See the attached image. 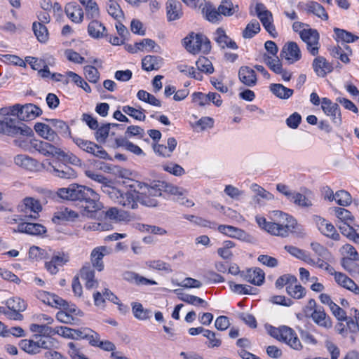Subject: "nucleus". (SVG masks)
Masks as SVG:
<instances>
[{
  "mask_svg": "<svg viewBox=\"0 0 359 359\" xmlns=\"http://www.w3.org/2000/svg\"><path fill=\"white\" fill-rule=\"evenodd\" d=\"M0 133L15 137L14 144L22 150L30 153L37 151L46 156L50 143L34 138L33 130L16 118L5 117L0 122Z\"/></svg>",
  "mask_w": 359,
  "mask_h": 359,
  "instance_id": "f257e3e1",
  "label": "nucleus"
},
{
  "mask_svg": "<svg viewBox=\"0 0 359 359\" xmlns=\"http://www.w3.org/2000/svg\"><path fill=\"white\" fill-rule=\"evenodd\" d=\"M273 220L267 222L264 217H256L259 226L273 236L285 238L290 233L299 237H304L306 235L304 229L296 219L286 213L278 210L273 211Z\"/></svg>",
  "mask_w": 359,
  "mask_h": 359,
  "instance_id": "f03ea898",
  "label": "nucleus"
},
{
  "mask_svg": "<svg viewBox=\"0 0 359 359\" xmlns=\"http://www.w3.org/2000/svg\"><path fill=\"white\" fill-rule=\"evenodd\" d=\"M57 195L63 199L83 202V214L88 217H93L95 213L103 208L99 194L85 186L73 184L67 188H61L58 190Z\"/></svg>",
  "mask_w": 359,
  "mask_h": 359,
  "instance_id": "7ed1b4c3",
  "label": "nucleus"
},
{
  "mask_svg": "<svg viewBox=\"0 0 359 359\" xmlns=\"http://www.w3.org/2000/svg\"><path fill=\"white\" fill-rule=\"evenodd\" d=\"M57 195L63 199L83 202V214L88 217H93L95 213L103 208L99 194L85 186L73 184L67 188H61L58 190Z\"/></svg>",
  "mask_w": 359,
  "mask_h": 359,
  "instance_id": "20e7f679",
  "label": "nucleus"
},
{
  "mask_svg": "<svg viewBox=\"0 0 359 359\" xmlns=\"http://www.w3.org/2000/svg\"><path fill=\"white\" fill-rule=\"evenodd\" d=\"M7 114L17 116L21 121H30L36 118L42 114V110L34 104H15L4 109Z\"/></svg>",
  "mask_w": 359,
  "mask_h": 359,
  "instance_id": "39448f33",
  "label": "nucleus"
},
{
  "mask_svg": "<svg viewBox=\"0 0 359 359\" xmlns=\"http://www.w3.org/2000/svg\"><path fill=\"white\" fill-rule=\"evenodd\" d=\"M269 332L273 337L285 343L294 350L300 351L303 348L297 334L289 327L282 326L279 328L272 327Z\"/></svg>",
  "mask_w": 359,
  "mask_h": 359,
  "instance_id": "423d86ee",
  "label": "nucleus"
},
{
  "mask_svg": "<svg viewBox=\"0 0 359 359\" xmlns=\"http://www.w3.org/2000/svg\"><path fill=\"white\" fill-rule=\"evenodd\" d=\"M184 46L187 51L192 54H196L200 51L208 53L211 49L210 42L206 36L194 32L184 39Z\"/></svg>",
  "mask_w": 359,
  "mask_h": 359,
  "instance_id": "0eeeda50",
  "label": "nucleus"
},
{
  "mask_svg": "<svg viewBox=\"0 0 359 359\" xmlns=\"http://www.w3.org/2000/svg\"><path fill=\"white\" fill-rule=\"evenodd\" d=\"M72 139L74 143L81 150L100 158H109L107 151L95 142L78 137H73Z\"/></svg>",
  "mask_w": 359,
  "mask_h": 359,
  "instance_id": "6e6552de",
  "label": "nucleus"
},
{
  "mask_svg": "<svg viewBox=\"0 0 359 359\" xmlns=\"http://www.w3.org/2000/svg\"><path fill=\"white\" fill-rule=\"evenodd\" d=\"M300 38L306 44L307 50L312 55L318 54L320 35L316 29H304L300 32Z\"/></svg>",
  "mask_w": 359,
  "mask_h": 359,
  "instance_id": "1a4fd4ad",
  "label": "nucleus"
},
{
  "mask_svg": "<svg viewBox=\"0 0 359 359\" xmlns=\"http://www.w3.org/2000/svg\"><path fill=\"white\" fill-rule=\"evenodd\" d=\"M34 129L36 134L41 138L46 140L47 142L51 143L53 145H58L61 142L60 136L53 129L52 126L48 124L36 122L34 124Z\"/></svg>",
  "mask_w": 359,
  "mask_h": 359,
  "instance_id": "9d476101",
  "label": "nucleus"
},
{
  "mask_svg": "<svg viewBox=\"0 0 359 359\" xmlns=\"http://www.w3.org/2000/svg\"><path fill=\"white\" fill-rule=\"evenodd\" d=\"M113 194L116 197V203L128 209H135L137 208L139 191L130 190L121 193L120 191L115 190L113 191Z\"/></svg>",
  "mask_w": 359,
  "mask_h": 359,
  "instance_id": "9b49d317",
  "label": "nucleus"
},
{
  "mask_svg": "<svg viewBox=\"0 0 359 359\" xmlns=\"http://www.w3.org/2000/svg\"><path fill=\"white\" fill-rule=\"evenodd\" d=\"M41 209L40 202L32 197L25 198L22 204L19 205L20 211L22 212L24 217L27 219H36Z\"/></svg>",
  "mask_w": 359,
  "mask_h": 359,
  "instance_id": "f8f14e48",
  "label": "nucleus"
},
{
  "mask_svg": "<svg viewBox=\"0 0 359 359\" xmlns=\"http://www.w3.org/2000/svg\"><path fill=\"white\" fill-rule=\"evenodd\" d=\"M46 156H57L62 158V159L67 163H69L74 165H81V161L75 154L72 152H66L60 147L58 145H53L50 143L47 150Z\"/></svg>",
  "mask_w": 359,
  "mask_h": 359,
  "instance_id": "ddd939ff",
  "label": "nucleus"
},
{
  "mask_svg": "<svg viewBox=\"0 0 359 359\" xmlns=\"http://www.w3.org/2000/svg\"><path fill=\"white\" fill-rule=\"evenodd\" d=\"M256 13L257 17L262 22L266 30L273 37L276 36V29L273 25V16L270 11L266 9L262 4H258L256 6Z\"/></svg>",
  "mask_w": 359,
  "mask_h": 359,
  "instance_id": "4468645a",
  "label": "nucleus"
},
{
  "mask_svg": "<svg viewBox=\"0 0 359 359\" xmlns=\"http://www.w3.org/2000/svg\"><path fill=\"white\" fill-rule=\"evenodd\" d=\"M280 56L285 58L288 63L293 64L301 59L302 53L297 43L290 41L284 45Z\"/></svg>",
  "mask_w": 359,
  "mask_h": 359,
  "instance_id": "2eb2a0df",
  "label": "nucleus"
},
{
  "mask_svg": "<svg viewBox=\"0 0 359 359\" xmlns=\"http://www.w3.org/2000/svg\"><path fill=\"white\" fill-rule=\"evenodd\" d=\"M321 107L326 115L332 117L334 123H341V111L338 104L332 102L329 98L323 97L321 100Z\"/></svg>",
  "mask_w": 359,
  "mask_h": 359,
  "instance_id": "dca6fc26",
  "label": "nucleus"
},
{
  "mask_svg": "<svg viewBox=\"0 0 359 359\" xmlns=\"http://www.w3.org/2000/svg\"><path fill=\"white\" fill-rule=\"evenodd\" d=\"M240 276L244 280L258 286L262 285L265 279L264 272L259 268L242 271L240 273Z\"/></svg>",
  "mask_w": 359,
  "mask_h": 359,
  "instance_id": "f3484780",
  "label": "nucleus"
},
{
  "mask_svg": "<svg viewBox=\"0 0 359 359\" xmlns=\"http://www.w3.org/2000/svg\"><path fill=\"white\" fill-rule=\"evenodd\" d=\"M316 224L318 230L324 236L334 241H339L340 239V235L337 233L333 224L329 221L324 218L318 217L316 219Z\"/></svg>",
  "mask_w": 359,
  "mask_h": 359,
  "instance_id": "a211bd4d",
  "label": "nucleus"
},
{
  "mask_svg": "<svg viewBox=\"0 0 359 359\" xmlns=\"http://www.w3.org/2000/svg\"><path fill=\"white\" fill-rule=\"evenodd\" d=\"M47 170L53 175L62 179H72L76 177V172L74 169L62 163H59L57 165L50 163Z\"/></svg>",
  "mask_w": 359,
  "mask_h": 359,
  "instance_id": "6ab92c4d",
  "label": "nucleus"
},
{
  "mask_svg": "<svg viewBox=\"0 0 359 359\" xmlns=\"http://www.w3.org/2000/svg\"><path fill=\"white\" fill-rule=\"evenodd\" d=\"M165 9L169 22L180 20L183 16L182 5L177 0H168L165 4Z\"/></svg>",
  "mask_w": 359,
  "mask_h": 359,
  "instance_id": "aec40b11",
  "label": "nucleus"
},
{
  "mask_svg": "<svg viewBox=\"0 0 359 359\" xmlns=\"http://www.w3.org/2000/svg\"><path fill=\"white\" fill-rule=\"evenodd\" d=\"M15 232L25 233L33 236H40L46 232L45 226L40 224L22 222L19 223Z\"/></svg>",
  "mask_w": 359,
  "mask_h": 359,
  "instance_id": "412c9836",
  "label": "nucleus"
},
{
  "mask_svg": "<svg viewBox=\"0 0 359 359\" xmlns=\"http://www.w3.org/2000/svg\"><path fill=\"white\" fill-rule=\"evenodd\" d=\"M15 165L28 171H36L39 168V162L26 154H18L13 158Z\"/></svg>",
  "mask_w": 359,
  "mask_h": 359,
  "instance_id": "4be33fe9",
  "label": "nucleus"
},
{
  "mask_svg": "<svg viewBox=\"0 0 359 359\" xmlns=\"http://www.w3.org/2000/svg\"><path fill=\"white\" fill-rule=\"evenodd\" d=\"M110 253L109 249L106 246H100L94 248L90 254V260L93 267L101 271L104 269L103 257Z\"/></svg>",
  "mask_w": 359,
  "mask_h": 359,
  "instance_id": "5701e85b",
  "label": "nucleus"
},
{
  "mask_svg": "<svg viewBox=\"0 0 359 359\" xmlns=\"http://www.w3.org/2000/svg\"><path fill=\"white\" fill-rule=\"evenodd\" d=\"M36 297L44 304L52 307L60 308L64 306L66 304V302L59 296L43 290H39L36 293Z\"/></svg>",
  "mask_w": 359,
  "mask_h": 359,
  "instance_id": "b1692460",
  "label": "nucleus"
},
{
  "mask_svg": "<svg viewBox=\"0 0 359 359\" xmlns=\"http://www.w3.org/2000/svg\"><path fill=\"white\" fill-rule=\"evenodd\" d=\"M312 65L316 74L320 77L325 76L333 70L332 65L323 56L316 57Z\"/></svg>",
  "mask_w": 359,
  "mask_h": 359,
  "instance_id": "393cba45",
  "label": "nucleus"
},
{
  "mask_svg": "<svg viewBox=\"0 0 359 359\" xmlns=\"http://www.w3.org/2000/svg\"><path fill=\"white\" fill-rule=\"evenodd\" d=\"M65 11L73 22L80 23L83 19V11L81 7L76 2H69L66 4Z\"/></svg>",
  "mask_w": 359,
  "mask_h": 359,
  "instance_id": "a878e982",
  "label": "nucleus"
},
{
  "mask_svg": "<svg viewBox=\"0 0 359 359\" xmlns=\"http://www.w3.org/2000/svg\"><path fill=\"white\" fill-rule=\"evenodd\" d=\"M304 10L309 14H313L323 20H327L328 14L325 8L316 1H309L304 5Z\"/></svg>",
  "mask_w": 359,
  "mask_h": 359,
  "instance_id": "bb28decb",
  "label": "nucleus"
},
{
  "mask_svg": "<svg viewBox=\"0 0 359 359\" xmlns=\"http://www.w3.org/2000/svg\"><path fill=\"white\" fill-rule=\"evenodd\" d=\"M240 81L245 86L252 87L257 83L255 72L248 67H241L238 72Z\"/></svg>",
  "mask_w": 359,
  "mask_h": 359,
  "instance_id": "cd10ccee",
  "label": "nucleus"
},
{
  "mask_svg": "<svg viewBox=\"0 0 359 359\" xmlns=\"http://www.w3.org/2000/svg\"><path fill=\"white\" fill-rule=\"evenodd\" d=\"M81 278L85 281L86 289L90 290L97 287V281L95 279V272L90 266H83L80 271Z\"/></svg>",
  "mask_w": 359,
  "mask_h": 359,
  "instance_id": "c85d7f7f",
  "label": "nucleus"
},
{
  "mask_svg": "<svg viewBox=\"0 0 359 359\" xmlns=\"http://www.w3.org/2000/svg\"><path fill=\"white\" fill-rule=\"evenodd\" d=\"M311 318L320 327L329 329L332 326L330 318L325 313L323 308L315 309L311 313Z\"/></svg>",
  "mask_w": 359,
  "mask_h": 359,
  "instance_id": "c756f323",
  "label": "nucleus"
},
{
  "mask_svg": "<svg viewBox=\"0 0 359 359\" xmlns=\"http://www.w3.org/2000/svg\"><path fill=\"white\" fill-rule=\"evenodd\" d=\"M217 229L220 233L231 238L245 240L248 237V235L245 231L233 226L219 225Z\"/></svg>",
  "mask_w": 359,
  "mask_h": 359,
  "instance_id": "7c9ffc66",
  "label": "nucleus"
},
{
  "mask_svg": "<svg viewBox=\"0 0 359 359\" xmlns=\"http://www.w3.org/2000/svg\"><path fill=\"white\" fill-rule=\"evenodd\" d=\"M333 275L334 276L335 281L339 285L353 292L355 294H359V287L345 274L334 271Z\"/></svg>",
  "mask_w": 359,
  "mask_h": 359,
  "instance_id": "2f4dec72",
  "label": "nucleus"
},
{
  "mask_svg": "<svg viewBox=\"0 0 359 359\" xmlns=\"http://www.w3.org/2000/svg\"><path fill=\"white\" fill-rule=\"evenodd\" d=\"M163 62L162 57L156 55H147L142 60V67L144 70L150 72L159 69Z\"/></svg>",
  "mask_w": 359,
  "mask_h": 359,
  "instance_id": "473e14b6",
  "label": "nucleus"
},
{
  "mask_svg": "<svg viewBox=\"0 0 359 359\" xmlns=\"http://www.w3.org/2000/svg\"><path fill=\"white\" fill-rule=\"evenodd\" d=\"M214 39L218 45L224 48L228 47L232 49H237L236 43L232 41L222 28H218L214 33Z\"/></svg>",
  "mask_w": 359,
  "mask_h": 359,
  "instance_id": "72a5a7b5",
  "label": "nucleus"
},
{
  "mask_svg": "<svg viewBox=\"0 0 359 359\" xmlns=\"http://www.w3.org/2000/svg\"><path fill=\"white\" fill-rule=\"evenodd\" d=\"M167 144H154V149L160 156L170 157L177 146V140L174 137H169Z\"/></svg>",
  "mask_w": 359,
  "mask_h": 359,
  "instance_id": "f704fd0d",
  "label": "nucleus"
},
{
  "mask_svg": "<svg viewBox=\"0 0 359 359\" xmlns=\"http://www.w3.org/2000/svg\"><path fill=\"white\" fill-rule=\"evenodd\" d=\"M47 121L55 128L54 130L58 135H60L64 137H72L70 128L68 124L64 121L60 119H47Z\"/></svg>",
  "mask_w": 359,
  "mask_h": 359,
  "instance_id": "c9c22d12",
  "label": "nucleus"
},
{
  "mask_svg": "<svg viewBox=\"0 0 359 359\" xmlns=\"http://www.w3.org/2000/svg\"><path fill=\"white\" fill-rule=\"evenodd\" d=\"M78 217V214L67 208H62L56 212L53 217L54 222L60 221H74Z\"/></svg>",
  "mask_w": 359,
  "mask_h": 359,
  "instance_id": "e433bc0d",
  "label": "nucleus"
},
{
  "mask_svg": "<svg viewBox=\"0 0 359 359\" xmlns=\"http://www.w3.org/2000/svg\"><path fill=\"white\" fill-rule=\"evenodd\" d=\"M105 217L114 222L129 220V215L126 212L115 207L110 208L105 212Z\"/></svg>",
  "mask_w": 359,
  "mask_h": 359,
  "instance_id": "4c0bfd02",
  "label": "nucleus"
},
{
  "mask_svg": "<svg viewBox=\"0 0 359 359\" xmlns=\"http://www.w3.org/2000/svg\"><path fill=\"white\" fill-rule=\"evenodd\" d=\"M269 88L272 93L280 99H288L294 93L292 89L288 88L280 83H272L270 85Z\"/></svg>",
  "mask_w": 359,
  "mask_h": 359,
  "instance_id": "58836bf2",
  "label": "nucleus"
},
{
  "mask_svg": "<svg viewBox=\"0 0 359 359\" xmlns=\"http://www.w3.org/2000/svg\"><path fill=\"white\" fill-rule=\"evenodd\" d=\"M106 28L98 20H92L88 27V32L89 35L95 39L102 38L105 35Z\"/></svg>",
  "mask_w": 359,
  "mask_h": 359,
  "instance_id": "ea45409f",
  "label": "nucleus"
},
{
  "mask_svg": "<svg viewBox=\"0 0 359 359\" xmlns=\"http://www.w3.org/2000/svg\"><path fill=\"white\" fill-rule=\"evenodd\" d=\"M332 213L344 224H352L354 217L351 212L343 208L334 207L330 208Z\"/></svg>",
  "mask_w": 359,
  "mask_h": 359,
  "instance_id": "a19ab883",
  "label": "nucleus"
},
{
  "mask_svg": "<svg viewBox=\"0 0 359 359\" xmlns=\"http://www.w3.org/2000/svg\"><path fill=\"white\" fill-rule=\"evenodd\" d=\"M29 329L32 332L37 333L35 339H37L40 336L49 337L54 335V329L48 327V325L33 323L29 326Z\"/></svg>",
  "mask_w": 359,
  "mask_h": 359,
  "instance_id": "79ce46f5",
  "label": "nucleus"
},
{
  "mask_svg": "<svg viewBox=\"0 0 359 359\" xmlns=\"http://www.w3.org/2000/svg\"><path fill=\"white\" fill-rule=\"evenodd\" d=\"M251 190L255 193V196L254 200L258 203L261 204V198L266 201H270L273 198L272 194L265 190L264 188L257 184H252L250 186Z\"/></svg>",
  "mask_w": 359,
  "mask_h": 359,
  "instance_id": "37998d69",
  "label": "nucleus"
},
{
  "mask_svg": "<svg viewBox=\"0 0 359 359\" xmlns=\"http://www.w3.org/2000/svg\"><path fill=\"white\" fill-rule=\"evenodd\" d=\"M175 292L177 294L178 298L184 302L194 306L201 305L203 307H206L208 306V303L198 297L188 294L179 293L177 290H175Z\"/></svg>",
  "mask_w": 359,
  "mask_h": 359,
  "instance_id": "c03bdc74",
  "label": "nucleus"
},
{
  "mask_svg": "<svg viewBox=\"0 0 359 359\" xmlns=\"http://www.w3.org/2000/svg\"><path fill=\"white\" fill-rule=\"evenodd\" d=\"M203 13L205 15L206 19L212 22H216L220 20L221 13L210 4H206L203 8Z\"/></svg>",
  "mask_w": 359,
  "mask_h": 359,
  "instance_id": "a18cd8bd",
  "label": "nucleus"
},
{
  "mask_svg": "<svg viewBox=\"0 0 359 359\" xmlns=\"http://www.w3.org/2000/svg\"><path fill=\"white\" fill-rule=\"evenodd\" d=\"M32 29L39 41L45 43L48 39V32L46 27L41 22H34Z\"/></svg>",
  "mask_w": 359,
  "mask_h": 359,
  "instance_id": "49530a36",
  "label": "nucleus"
},
{
  "mask_svg": "<svg viewBox=\"0 0 359 359\" xmlns=\"http://www.w3.org/2000/svg\"><path fill=\"white\" fill-rule=\"evenodd\" d=\"M334 32L335 34V39L341 40L346 43H352L357 41L359 37L354 35L350 32L339 28H334Z\"/></svg>",
  "mask_w": 359,
  "mask_h": 359,
  "instance_id": "de8ad7c7",
  "label": "nucleus"
},
{
  "mask_svg": "<svg viewBox=\"0 0 359 359\" xmlns=\"http://www.w3.org/2000/svg\"><path fill=\"white\" fill-rule=\"evenodd\" d=\"M115 141L118 147H123L135 154L140 155L143 154V151L140 147L129 142L126 138H116Z\"/></svg>",
  "mask_w": 359,
  "mask_h": 359,
  "instance_id": "09e8293b",
  "label": "nucleus"
},
{
  "mask_svg": "<svg viewBox=\"0 0 359 359\" xmlns=\"http://www.w3.org/2000/svg\"><path fill=\"white\" fill-rule=\"evenodd\" d=\"M132 309L135 317L139 320H145L150 318L152 316L151 311L144 309L140 303H134Z\"/></svg>",
  "mask_w": 359,
  "mask_h": 359,
  "instance_id": "8fccbe9b",
  "label": "nucleus"
},
{
  "mask_svg": "<svg viewBox=\"0 0 359 359\" xmlns=\"http://www.w3.org/2000/svg\"><path fill=\"white\" fill-rule=\"evenodd\" d=\"M287 294L294 299H299L306 295V290L297 283L287 286Z\"/></svg>",
  "mask_w": 359,
  "mask_h": 359,
  "instance_id": "3c124183",
  "label": "nucleus"
},
{
  "mask_svg": "<svg viewBox=\"0 0 359 359\" xmlns=\"http://www.w3.org/2000/svg\"><path fill=\"white\" fill-rule=\"evenodd\" d=\"M218 10L221 15L230 16L238 11V6H234L231 0H222Z\"/></svg>",
  "mask_w": 359,
  "mask_h": 359,
  "instance_id": "603ef678",
  "label": "nucleus"
},
{
  "mask_svg": "<svg viewBox=\"0 0 359 359\" xmlns=\"http://www.w3.org/2000/svg\"><path fill=\"white\" fill-rule=\"evenodd\" d=\"M107 9L108 13L116 20H120L123 18V12L117 2L109 0Z\"/></svg>",
  "mask_w": 359,
  "mask_h": 359,
  "instance_id": "864d4df0",
  "label": "nucleus"
},
{
  "mask_svg": "<svg viewBox=\"0 0 359 359\" xmlns=\"http://www.w3.org/2000/svg\"><path fill=\"white\" fill-rule=\"evenodd\" d=\"M6 306L13 311L22 312L27 308V303L22 299L15 297L8 299L6 301Z\"/></svg>",
  "mask_w": 359,
  "mask_h": 359,
  "instance_id": "5fc2aeb1",
  "label": "nucleus"
},
{
  "mask_svg": "<svg viewBox=\"0 0 359 359\" xmlns=\"http://www.w3.org/2000/svg\"><path fill=\"white\" fill-rule=\"evenodd\" d=\"M260 31V25L257 20H252L249 22L243 32V36L246 39L252 38Z\"/></svg>",
  "mask_w": 359,
  "mask_h": 359,
  "instance_id": "6e6d98bb",
  "label": "nucleus"
},
{
  "mask_svg": "<svg viewBox=\"0 0 359 359\" xmlns=\"http://www.w3.org/2000/svg\"><path fill=\"white\" fill-rule=\"evenodd\" d=\"M263 60L269 68L275 73L278 72L280 68L282 67L281 62L277 55L270 56L269 55L264 54L263 56Z\"/></svg>",
  "mask_w": 359,
  "mask_h": 359,
  "instance_id": "4d7b16f0",
  "label": "nucleus"
},
{
  "mask_svg": "<svg viewBox=\"0 0 359 359\" xmlns=\"http://www.w3.org/2000/svg\"><path fill=\"white\" fill-rule=\"evenodd\" d=\"M147 266L151 269L163 271L165 273L172 272L170 265L162 260H150L146 262Z\"/></svg>",
  "mask_w": 359,
  "mask_h": 359,
  "instance_id": "13d9d810",
  "label": "nucleus"
},
{
  "mask_svg": "<svg viewBox=\"0 0 359 359\" xmlns=\"http://www.w3.org/2000/svg\"><path fill=\"white\" fill-rule=\"evenodd\" d=\"M160 182H161L158 181V182L151 186L144 185L143 187H140V189L144 191L149 196L155 198L157 196H161L163 193V188L161 186H160Z\"/></svg>",
  "mask_w": 359,
  "mask_h": 359,
  "instance_id": "bf43d9fd",
  "label": "nucleus"
},
{
  "mask_svg": "<svg viewBox=\"0 0 359 359\" xmlns=\"http://www.w3.org/2000/svg\"><path fill=\"white\" fill-rule=\"evenodd\" d=\"M67 75L68 77L72 79V81L75 84H76L78 86L83 89L86 93L91 92V88L90 86L88 84L86 81H85V80L81 76L71 71L67 72Z\"/></svg>",
  "mask_w": 359,
  "mask_h": 359,
  "instance_id": "052dcab7",
  "label": "nucleus"
},
{
  "mask_svg": "<svg viewBox=\"0 0 359 359\" xmlns=\"http://www.w3.org/2000/svg\"><path fill=\"white\" fill-rule=\"evenodd\" d=\"M334 201L341 206H347L351 204L352 198L351 194L344 190H340L335 193Z\"/></svg>",
  "mask_w": 359,
  "mask_h": 359,
  "instance_id": "680f3d73",
  "label": "nucleus"
},
{
  "mask_svg": "<svg viewBox=\"0 0 359 359\" xmlns=\"http://www.w3.org/2000/svg\"><path fill=\"white\" fill-rule=\"evenodd\" d=\"M196 67L200 72L206 74H212L214 72V67L212 62L205 57H199L196 62Z\"/></svg>",
  "mask_w": 359,
  "mask_h": 359,
  "instance_id": "e2e57ef3",
  "label": "nucleus"
},
{
  "mask_svg": "<svg viewBox=\"0 0 359 359\" xmlns=\"http://www.w3.org/2000/svg\"><path fill=\"white\" fill-rule=\"evenodd\" d=\"M122 110L124 113L129 115L130 116H132L136 120L138 121H144L145 119V115H144V110L137 109L135 108H133L130 106H123L122 108Z\"/></svg>",
  "mask_w": 359,
  "mask_h": 359,
  "instance_id": "0e129e2a",
  "label": "nucleus"
},
{
  "mask_svg": "<svg viewBox=\"0 0 359 359\" xmlns=\"http://www.w3.org/2000/svg\"><path fill=\"white\" fill-rule=\"evenodd\" d=\"M84 74L86 79L90 83H97L100 79V72L93 66L87 65L84 67Z\"/></svg>",
  "mask_w": 359,
  "mask_h": 359,
  "instance_id": "69168bd1",
  "label": "nucleus"
},
{
  "mask_svg": "<svg viewBox=\"0 0 359 359\" xmlns=\"http://www.w3.org/2000/svg\"><path fill=\"white\" fill-rule=\"evenodd\" d=\"M203 336L208 339L207 345L209 348H218L221 346L222 340L215 332L208 330L204 331Z\"/></svg>",
  "mask_w": 359,
  "mask_h": 359,
  "instance_id": "338daca9",
  "label": "nucleus"
},
{
  "mask_svg": "<svg viewBox=\"0 0 359 359\" xmlns=\"http://www.w3.org/2000/svg\"><path fill=\"white\" fill-rule=\"evenodd\" d=\"M20 347L28 353L36 354L39 353V346L36 345V341L23 339L20 342Z\"/></svg>",
  "mask_w": 359,
  "mask_h": 359,
  "instance_id": "774afa93",
  "label": "nucleus"
}]
</instances>
